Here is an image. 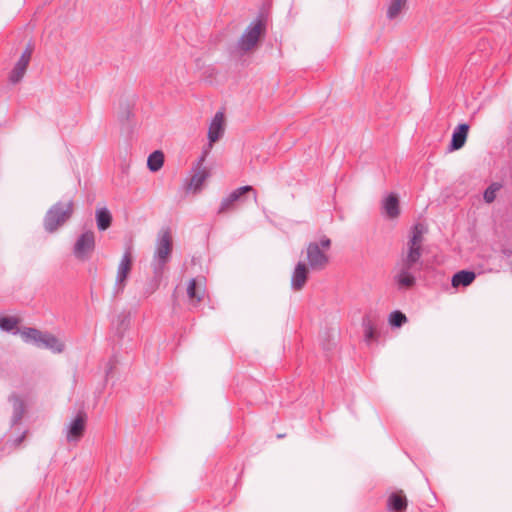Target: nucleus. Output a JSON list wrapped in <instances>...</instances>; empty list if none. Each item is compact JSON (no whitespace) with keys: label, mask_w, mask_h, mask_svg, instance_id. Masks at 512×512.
Returning a JSON list of instances; mask_svg holds the SVG:
<instances>
[{"label":"nucleus","mask_w":512,"mask_h":512,"mask_svg":"<svg viewBox=\"0 0 512 512\" xmlns=\"http://www.w3.org/2000/svg\"><path fill=\"white\" fill-rule=\"evenodd\" d=\"M225 131V118L224 113L218 111L208 129V145L204 148L201 157L199 158V165H203L206 157L210 153V150L215 142H217L224 134Z\"/></svg>","instance_id":"7"},{"label":"nucleus","mask_w":512,"mask_h":512,"mask_svg":"<svg viewBox=\"0 0 512 512\" xmlns=\"http://www.w3.org/2000/svg\"><path fill=\"white\" fill-rule=\"evenodd\" d=\"M117 334L122 337L124 332L129 328L130 325V314L123 312L117 316L116 322L114 323Z\"/></svg>","instance_id":"23"},{"label":"nucleus","mask_w":512,"mask_h":512,"mask_svg":"<svg viewBox=\"0 0 512 512\" xmlns=\"http://www.w3.org/2000/svg\"><path fill=\"white\" fill-rule=\"evenodd\" d=\"M406 1L407 0H391L387 10V17L389 19L396 18L405 6Z\"/></svg>","instance_id":"24"},{"label":"nucleus","mask_w":512,"mask_h":512,"mask_svg":"<svg viewBox=\"0 0 512 512\" xmlns=\"http://www.w3.org/2000/svg\"><path fill=\"white\" fill-rule=\"evenodd\" d=\"M331 240L324 236L319 242H311L307 246L306 254L308 265L312 270H323L329 262V257L325 251L329 250Z\"/></svg>","instance_id":"5"},{"label":"nucleus","mask_w":512,"mask_h":512,"mask_svg":"<svg viewBox=\"0 0 512 512\" xmlns=\"http://www.w3.org/2000/svg\"><path fill=\"white\" fill-rule=\"evenodd\" d=\"M94 249L95 234L93 231H86L77 238L73 247V254L78 260L86 261L90 258Z\"/></svg>","instance_id":"8"},{"label":"nucleus","mask_w":512,"mask_h":512,"mask_svg":"<svg viewBox=\"0 0 512 512\" xmlns=\"http://www.w3.org/2000/svg\"><path fill=\"white\" fill-rule=\"evenodd\" d=\"M196 169L197 171L192 175L189 182V187L193 188L195 191L200 190L201 186L209 176L206 168H202V165H199V161L197 162Z\"/></svg>","instance_id":"19"},{"label":"nucleus","mask_w":512,"mask_h":512,"mask_svg":"<svg viewBox=\"0 0 512 512\" xmlns=\"http://www.w3.org/2000/svg\"><path fill=\"white\" fill-rule=\"evenodd\" d=\"M115 365H116V360L114 358H111L107 363L106 376H108L112 372Z\"/></svg>","instance_id":"29"},{"label":"nucleus","mask_w":512,"mask_h":512,"mask_svg":"<svg viewBox=\"0 0 512 512\" xmlns=\"http://www.w3.org/2000/svg\"><path fill=\"white\" fill-rule=\"evenodd\" d=\"M18 324V320L14 317H1L0 318V328L4 331H12L16 328Z\"/></svg>","instance_id":"26"},{"label":"nucleus","mask_w":512,"mask_h":512,"mask_svg":"<svg viewBox=\"0 0 512 512\" xmlns=\"http://www.w3.org/2000/svg\"><path fill=\"white\" fill-rule=\"evenodd\" d=\"M130 113L131 112H130L129 108L127 107L126 111H125V114L122 117L125 118L126 120H128L129 117H130Z\"/></svg>","instance_id":"30"},{"label":"nucleus","mask_w":512,"mask_h":512,"mask_svg":"<svg viewBox=\"0 0 512 512\" xmlns=\"http://www.w3.org/2000/svg\"><path fill=\"white\" fill-rule=\"evenodd\" d=\"M425 226L416 223L410 230L406 248L392 270V281L399 291H406L416 285V272L422 266V246Z\"/></svg>","instance_id":"1"},{"label":"nucleus","mask_w":512,"mask_h":512,"mask_svg":"<svg viewBox=\"0 0 512 512\" xmlns=\"http://www.w3.org/2000/svg\"><path fill=\"white\" fill-rule=\"evenodd\" d=\"M469 131L468 124H459L452 134V139L450 142V151L459 150L462 148L466 142L467 135Z\"/></svg>","instance_id":"17"},{"label":"nucleus","mask_w":512,"mask_h":512,"mask_svg":"<svg viewBox=\"0 0 512 512\" xmlns=\"http://www.w3.org/2000/svg\"><path fill=\"white\" fill-rule=\"evenodd\" d=\"M33 53V46L29 44L25 50L23 51L21 57L16 62L14 68L12 69L9 79L12 83H18L25 75L27 67L29 65L31 56Z\"/></svg>","instance_id":"11"},{"label":"nucleus","mask_w":512,"mask_h":512,"mask_svg":"<svg viewBox=\"0 0 512 512\" xmlns=\"http://www.w3.org/2000/svg\"><path fill=\"white\" fill-rule=\"evenodd\" d=\"M248 192L254 193V200L256 201L257 194L254 188L249 185L242 186L233 190L231 193H229L226 197H224L221 200L217 213L225 214L234 211L236 209L237 203L240 202L242 200V197Z\"/></svg>","instance_id":"9"},{"label":"nucleus","mask_w":512,"mask_h":512,"mask_svg":"<svg viewBox=\"0 0 512 512\" xmlns=\"http://www.w3.org/2000/svg\"><path fill=\"white\" fill-rule=\"evenodd\" d=\"M365 339L367 342L375 338L376 330L370 319L365 318L363 320Z\"/></svg>","instance_id":"27"},{"label":"nucleus","mask_w":512,"mask_h":512,"mask_svg":"<svg viewBox=\"0 0 512 512\" xmlns=\"http://www.w3.org/2000/svg\"><path fill=\"white\" fill-rule=\"evenodd\" d=\"M86 423V413L78 412L65 428V437L68 443H78L81 440L86 429Z\"/></svg>","instance_id":"10"},{"label":"nucleus","mask_w":512,"mask_h":512,"mask_svg":"<svg viewBox=\"0 0 512 512\" xmlns=\"http://www.w3.org/2000/svg\"><path fill=\"white\" fill-rule=\"evenodd\" d=\"M265 33V24L262 20L258 19L252 22L243 32L242 36L237 42L236 49L245 54L255 49Z\"/></svg>","instance_id":"6"},{"label":"nucleus","mask_w":512,"mask_h":512,"mask_svg":"<svg viewBox=\"0 0 512 512\" xmlns=\"http://www.w3.org/2000/svg\"><path fill=\"white\" fill-rule=\"evenodd\" d=\"M382 210L386 217L394 219L400 214L399 200L396 194L390 193L382 201Z\"/></svg>","instance_id":"16"},{"label":"nucleus","mask_w":512,"mask_h":512,"mask_svg":"<svg viewBox=\"0 0 512 512\" xmlns=\"http://www.w3.org/2000/svg\"><path fill=\"white\" fill-rule=\"evenodd\" d=\"M475 277L474 272L461 270L453 275L452 286L455 288L459 286L467 287L475 280Z\"/></svg>","instance_id":"18"},{"label":"nucleus","mask_w":512,"mask_h":512,"mask_svg":"<svg viewBox=\"0 0 512 512\" xmlns=\"http://www.w3.org/2000/svg\"><path fill=\"white\" fill-rule=\"evenodd\" d=\"M96 221L98 229L104 231L110 227L112 216L106 208H101L96 211Z\"/></svg>","instance_id":"21"},{"label":"nucleus","mask_w":512,"mask_h":512,"mask_svg":"<svg viewBox=\"0 0 512 512\" xmlns=\"http://www.w3.org/2000/svg\"><path fill=\"white\" fill-rule=\"evenodd\" d=\"M388 506L394 512H403L407 507V499L402 493H393L388 499Z\"/></svg>","instance_id":"20"},{"label":"nucleus","mask_w":512,"mask_h":512,"mask_svg":"<svg viewBox=\"0 0 512 512\" xmlns=\"http://www.w3.org/2000/svg\"><path fill=\"white\" fill-rule=\"evenodd\" d=\"M75 203L73 199L58 201L46 212L43 224L47 232L53 233L63 226L73 215Z\"/></svg>","instance_id":"2"},{"label":"nucleus","mask_w":512,"mask_h":512,"mask_svg":"<svg viewBox=\"0 0 512 512\" xmlns=\"http://www.w3.org/2000/svg\"><path fill=\"white\" fill-rule=\"evenodd\" d=\"M164 163V154L157 150L151 153L147 160V166L152 172H156L161 169Z\"/></svg>","instance_id":"22"},{"label":"nucleus","mask_w":512,"mask_h":512,"mask_svg":"<svg viewBox=\"0 0 512 512\" xmlns=\"http://www.w3.org/2000/svg\"><path fill=\"white\" fill-rule=\"evenodd\" d=\"M132 267V254L130 250L125 251L123 254L121 261L118 265L117 276H116V285L119 286L120 289L123 288L125 281L128 277V274L131 271Z\"/></svg>","instance_id":"13"},{"label":"nucleus","mask_w":512,"mask_h":512,"mask_svg":"<svg viewBox=\"0 0 512 512\" xmlns=\"http://www.w3.org/2000/svg\"><path fill=\"white\" fill-rule=\"evenodd\" d=\"M172 253V237L168 230L159 233L151 261V267L156 277H160L169 262Z\"/></svg>","instance_id":"3"},{"label":"nucleus","mask_w":512,"mask_h":512,"mask_svg":"<svg viewBox=\"0 0 512 512\" xmlns=\"http://www.w3.org/2000/svg\"><path fill=\"white\" fill-rule=\"evenodd\" d=\"M499 190V186L496 184H492L489 186L484 192V200L487 203H491L496 198V192Z\"/></svg>","instance_id":"28"},{"label":"nucleus","mask_w":512,"mask_h":512,"mask_svg":"<svg viewBox=\"0 0 512 512\" xmlns=\"http://www.w3.org/2000/svg\"><path fill=\"white\" fill-rule=\"evenodd\" d=\"M205 279L192 278L187 285V296L189 304L197 307L205 296Z\"/></svg>","instance_id":"12"},{"label":"nucleus","mask_w":512,"mask_h":512,"mask_svg":"<svg viewBox=\"0 0 512 512\" xmlns=\"http://www.w3.org/2000/svg\"><path fill=\"white\" fill-rule=\"evenodd\" d=\"M8 401L12 404V416L10 423L12 426L17 425L23 418L26 407L24 401L15 393L11 394Z\"/></svg>","instance_id":"15"},{"label":"nucleus","mask_w":512,"mask_h":512,"mask_svg":"<svg viewBox=\"0 0 512 512\" xmlns=\"http://www.w3.org/2000/svg\"><path fill=\"white\" fill-rule=\"evenodd\" d=\"M406 322H407V317L401 311H393L389 315V323L391 326L401 327Z\"/></svg>","instance_id":"25"},{"label":"nucleus","mask_w":512,"mask_h":512,"mask_svg":"<svg viewBox=\"0 0 512 512\" xmlns=\"http://www.w3.org/2000/svg\"><path fill=\"white\" fill-rule=\"evenodd\" d=\"M24 438H25V434H23L19 438H17L15 441L16 445H19L23 441Z\"/></svg>","instance_id":"31"},{"label":"nucleus","mask_w":512,"mask_h":512,"mask_svg":"<svg viewBox=\"0 0 512 512\" xmlns=\"http://www.w3.org/2000/svg\"><path fill=\"white\" fill-rule=\"evenodd\" d=\"M21 337L26 343H33L39 348H46L54 353L63 352L65 345L57 337L48 332H41L35 328H26L21 331Z\"/></svg>","instance_id":"4"},{"label":"nucleus","mask_w":512,"mask_h":512,"mask_svg":"<svg viewBox=\"0 0 512 512\" xmlns=\"http://www.w3.org/2000/svg\"><path fill=\"white\" fill-rule=\"evenodd\" d=\"M308 267L300 261L296 264L291 277V287L294 291H300L306 284L308 279Z\"/></svg>","instance_id":"14"}]
</instances>
